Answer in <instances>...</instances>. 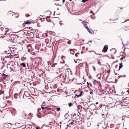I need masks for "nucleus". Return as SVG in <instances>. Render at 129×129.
<instances>
[{"mask_svg": "<svg viewBox=\"0 0 129 129\" xmlns=\"http://www.w3.org/2000/svg\"><path fill=\"white\" fill-rule=\"evenodd\" d=\"M129 20V19H127V20H126L124 22H127V21H128V20Z\"/></svg>", "mask_w": 129, "mask_h": 129, "instance_id": "obj_29", "label": "nucleus"}, {"mask_svg": "<svg viewBox=\"0 0 129 129\" xmlns=\"http://www.w3.org/2000/svg\"><path fill=\"white\" fill-rule=\"evenodd\" d=\"M24 23H23L22 24V26L21 27H24L25 26V24H24Z\"/></svg>", "mask_w": 129, "mask_h": 129, "instance_id": "obj_21", "label": "nucleus"}, {"mask_svg": "<svg viewBox=\"0 0 129 129\" xmlns=\"http://www.w3.org/2000/svg\"><path fill=\"white\" fill-rule=\"evenodd\" d=\"M121 62V63H120L119 64L120 66H119V70H120V69L123 66L122 63Z\"/></svg>", "mask_w": 129, "mask_h": 129, "instance_id": "obj_5", "label": "nucleus"}, {"mask_svg": "<svg viewBox=\"0 0 129 129\" xmlns=\"http://www.w3.org/2000/svg\"><path fill=\"white\" fill-rule=\"evenodd\" d=\"M70 53L72 54H73L74 53V51L72 49H70Z\"/></svg>", "mask_w": 129, "mask_h": 129, "instance_id": "obj_4", "label": "nucleus"}, {"mask_svg": "<svg viewBox=\"0 0 129 129\" xmlns=\"http://www.w3.org/2000/svg\"><path fill=\"white\" fill-rule=\"evenodd\" d=\"M60 109L59 108H57L56 109V111H59L60 110Z\"/></svg>", "mask_w": 129, "mask_h": 129, "instance_id": "obj_20", "label": "nucleus"}, {"mask_svg": "<svg viewBox=\"0 0 129 129\" xmlns=\"http://www.w3.org/2000/svg\"><path fill=\"white\" fill-rule=\"evenodd\" d=\"M118 19V18H117L116 19H114V20H113L114 21V20H117Z\"/></svg>", "mask_w": 129, "mask_h": 129, "instance_id": "obj_32", "label": "nucleus"}, {"mask_svg": "<svg viewBox=\"0 0 129 129\" xmlns=\"http://www.w3.org/2000/svg\"><path fill=\"white\" fill-rule=\"evenodd\" d=\"M65 1V0H62V3H63Z\"/></svg>", "mask_w": 129, "mask_h": 129, "instance_id": "obj_28", "label": "nucleus"}, {"mask_svg": "<svg viewBox=\"0 0 129 129\" xmlns=\"http://www.w3.org/2000/svg\"><path fill=\"white\" fill-rule=\"evenodd\" d=\"M63 74H62L59 75L60 77L61 78L62 77V78H64L66 76H65V77H64V75H63Z\"/></svg>", "mask_w": 129, "mask_h": 129, "instance_id": "obj_9", "label": "nucleus"}, {"mask_svg": "<svg viewBox=\"0 0 129 129\" xmlns=\"http://www.w3.org/2000/svg\"><path fill=\"white\" fill-rule=\"evenodd\" d=\"M124 59V61H125V57H122L121 59H120V60H123Z\"/></svg>", "mask_w": 129, "mask_h": 129, "instance_id": "obj_12", "label": "nucleus"}, {"mask_svg": "<svg viewBox=\"0 0 129 129\" xmlns=\"http://www.w3.org/2000/svg\"><path fill=\"white\" fill-rule=\"evenodd\" d=\"M6 78H6V77H5V76H4V77H3V79H6Z\"/></svg>", "mask_w": 129, "mask_h": 129, "instance_id": "obj_26", "label": "nucleus"}, {"mask_svg": "<svg viewBox=\"0 0 129 129\" xmlns=\"http://www.w3.org/2000/svg\"><path fill=\"white\" fill-rule=\"evenodd\" d=\"M9 12H11V13H12V11H9L8 12V13H9Z\"/></svg>", "mask_w": 129, "mask_h": 129, "instance_id": "obj_36", "label": "nucleus"}, {"mask_svg": "<svg viewBox=\"0 0 129 129\" xmlns=\"http://www.w3.org/2000/svg\"><path fill=\"white\" fill-rule=\"evenodd\" d=\"M115 51V52L114 53L115 54L116 52V50L115 49L113 48V51Z\"/></svg>", "mask_w": 129, "mask_h": 129, "instance_id": "obj_22", "label": "nucleus"}, {"mask_svg": "<svg viewBox=\"0 0 129 129\" xmlns=\"http://www.w3.org/2000/svg\"><path fill=\"white\" fill-rule=\"evenodd\" d=\"M36 129H39L37 127H36Z\"/></svg>", "mask_w": 129, "mask_h": 129, "instance_id": "obj_37", "label": "nucleus"}, {"mask_svg": "<svg viewBox=\"0 0 129 129\" xmlns=\"http://www.w3.org/2000/svg\"><path fill=\"white\" fill-rule=\"evenodd\" d=\"M6 29V30L5 31V35L6 34L7 32L9 30V29Z\"/></svg>", "mask_w": 129, "mask_h": 129, "instance_id": "obj_15", "label": "nucleus"}, {"mask_svg": "<svg viewBox=\"0 0 129 129\" xmlns=\"http://www.w3.org/2000/svg\"><path fill=\"white\" fill-rule=\"evenodd\" d=\"M64 57V56H61V58H63V57Z\"/></svg>", "mask_w": 129, "mask_h": 129, "instance_id": "obj_34", "label": "nucleus"}, {"mask_svg": "<svg viewBox=\"0 0 129 129\" xmlns=\"http://www.w3.org/2000/svg\"><path fill=\"white\" fill-rule=\"evenodd\" d=\"M24 23V24H29L31 23L30 22H28V21H26V22Z\"/></svg>", "mask_w": 129, "mask_h": 129, "instance_id": "obj_11", "label": "nucleus"}, {"mask_svg": "<svg viewBox=\"0 0 129 129\" xmlns=\"http://www.w3.org/2000/svg\"><path fill=\"white\" fill-rule=\"evenodd\" d=\"M86 22H85V23H84V22L83 23V24L84 25L85 27V26H87V24H86Z\"/></svg>", "mask_w": 129, "mask_h": 129, "instance_id": "obj_16", "label": "nucleus"}, {"mask_svg": "<svg viewBox=\"0 0 129 129\" xmlns=\"http://www.w3.org/2000/svg\"><path fill=\"white\" fill-rule=\"evenodd\" d=\"M117 61H113V62H116Z\"/></svg>", "mask_w": 129, "mask_h": 129, "instance_id": "obj_40", "label": "nucleus"}, {"mask_svg": "<svg viewBox=\"0 0 129 129\" xmlns=\"http://www.w3.org/2000/svg\"><path fill=\"white\" fill-rule=\"evenodd\" d=\"M115 93L116 92H115Z\"/></svg>", "mask_w": 129, "mask_h": 129, "instance_id": "obj_42", "label": "nucleus"}, {"mask_svg": "<svg viewBox=\"0 0 129 129\" xmlns=\"http://www.w3.org/2000/svg\"><path fill=\"white\" fill-rule=\"evenodd\" d=\"M41 108L42 110L46 109V110H50V108L47 106L45 107H41Z\"/></svg>", "mask_w": 129, "mask_h": 129, "instance_id": "obj_2", "label": "nucleus"}, {"mask_svg": "<svg viewBox=\"0 0 129 129\" xmlns=\"http://www.w3.org/2000/svg\"><path fill=\"white\" fill-rule=\"evenodd\" d=\"M87 31H88V32L90 33L91 34V31L89 29V30H87Z\"/></svg>", "mask_w": 129, "mask_h": 129, "instance_id": "obj_24", "label": "nucleus"}, {"mask_svg": "<svg viewBox=\"0 0 129 129\" xmlns=\"http://www.w3.org/2000/svg\"><path fill=\"white\" fill-rule=\"evenodd\" d=\"M88 0H82V2L84 3L86 1H88Z\"/></svg>", "mask_w": 129, "mask_h": 129, "instance_id": "obj_18", "label": "nucleus"}, {"mask_svg": "<svg viewBox=\"0 0 129 129\" xmlns=\"http://www.w3.org/2000/svg\"><path fill=\"white\" fill-rule=\"evenodd\" d=\"M72 105V103H70L68 104V105L69 107H71Z\"/></svg>", "mask_w": 129, "mask_h": 129, "instance_id": "obj_19", "label": "nucleus"}, {"mask_svg": "<svg viewBox=\"0 0 129 129\" xmlns=\"http://www.w3.org/2000/svg\"><path fill=\"white\" fill-rule=\"evenodd\" d=\"M83 126H81V128H82H82H83Z\"/></svg>", "mask_w": 129, "mask_h": 129, "instance_id": "obj_35", "label": "nucleus"}, {"mask_svg": "<svg viewBox=\"0 0 129 129\" xmlns=\"http://www.w3.org/2000/svg\"><path fill=\"white\" fill-rule=\"evenodd\" d=\"M12 67H13V66L12 65Z\"/></svg>", "mask_w": 129, "mask_h": 129, "instance_id": "obj_41", "label": "nucleus"}, {"mask_svg": "<svg viewBox=\"0 0 129 129\" xmlns=\"http://www.w3.org/2000/svg\"><path fill=\"white\" fill-rule=\"evenodd\" d=\"M126 92H127L128 93V94H129V90H127V91H126Z\"/></svg>", "mask_w": 129, "mask_h": 129, "instance_id": "obj_33", "label": "nucleus"}, {"mask_svg": "<svg viewBox=\"0 0 129 129\" xmlns=\"http://www.w3.org/2000/svg\"><path fill=\"white\" fill-rule=\"evenodd\" d=\"M123 29L125 31H127L129 30V26L125 27Z\"/></svg>", "mask_w": 129, "mask_h": 129, "instance_id": "obj_3", "label": "nucleus"}, {"mask_svg": "<svg viewBox=\"0 0 129 129\" xmlns=\"http://www.w3.org/2000/svg\"><path fill=\"white\" fill-rule=\"evenodd\" d=\"M20 65L22 66L23 67H25V64L24 63H21Z\"/></svg>", "mask_w": 129, "mask_h": 129, "instance_id": "obj_10", "label": "nucleus"}, {"mask_svg": "<svg viewBox=\"0 0 129 129\" xmlns=\"http://www.w3.org/2000/svg\"><path fill=\"white\" fill-rule=\"evenodd\" d=\"M121 106V105L120 104H118L116 106H114V108H116V107L117 108H120Z\"/></svg>", "mask_w": 129, "mask_h": 129, "instance_id": "obj_8", "label": "nucleus"}, {"mask_svg": "<svg viewBox=\"0 0 129 129\" xmlns=\"http://www.w3.org/2000/svg\"><path fill=\"white\" fill-rule=\"evenodd\" d=\"M87 31H88V32L90 33L91 34V31L89 29V30H87Z\"/></svg>", "mask_w": 129, "mask_h": 129, "instance_id": "obj_23", "label": "nucleus"}, {"mask_svg": "<svg viewBox=\"0 0 129 129\" xmlns=\"http://www.w3.org/2000/svg\"><path fill=\"white\" fill-rule=\"evenodd\" d=\"M118 119V117H114V119H116V120H117Z\"/></svg>", "mask_w": 129, "mask_h": 129, "instance_id": "obj_25", "label": "nucleus"}, {"mask_svg": "<svg viewBox=\"0 0 129 129\" xmlns=\"http://www.w3.org/2000/svg\"><path fill=\"white\" fill-rule=\"evenodd\" d=\"M87 29V30H89V28L88 27V28H87V29Z\"/></svg>", "mask_w": 129, "mask_h": 129, "instance_id": "obj_39", "label": "nucleus"}, {"mask_svg": "<svg viewBox=\"0 0 129 129\" xmlns=\"http://www.w3.org/2000/svg\"><path fill=\"white\" fill-rule=\"evenodd\" d=\"M7 57H8V56Z\"/></svg>", "mask_w": 129, "mask_h": 129, "instance_id": "obj_43", "label": "nucleus"}, {"mask_svg": "<svg viewBox=\"0 0 129 129\" xmlns=\"http://www.w3.org/2000/svg\"><path fill=\"white\" fill-rule=\"evenodd\" d=\"M10 69L11 70L13 71H16L15 69V68L14 67H13V68H12L10 67Z\"/></svg>", "mask_w": 129, "mask_h": 129, "instance_id": "obj_6", "label": "nucleus"}, {"mask_svg": "<svg viewBox=\"0 0 129 129\" xmlns=\"http://www.w3.org/2000/svg\"><path fill=\"white\" fill-rule=\"evenodd\" d=\"M106 107H107V108H109V105H107L106 106Z\"/></svg>", "mask_w": 129, "mask_h": 129, "instance_id": "obj_30", "label": "nucleus"}, {"mask_svg": "<svg viewBox=\"0 0 129 129\" xmlns=\"http://www.w3.org/2000/svg\"><path fill=\"white\" fill-rule=\"evenodd\" d=\"M98 64H99L100 65H102L100 60H98Z\"/></svg>", "mask_w": 129, "mask_h": 129, "instance_id": "obj_17", "label": "nucleus"}, {"mask_svg": "<svg viewBox=\"0 0 129 129\" xmlns=\"http://www.w3.org/2000/svg\"><path fill=\"white\" fill-rule=\"evenodd\" d=\"M2 75L3 76H5L6 77H8V75H6L4 73H3L2 74Z\"/></svg>", "mask_w": 129, "mask_h": 129, "instance_id": "obj_13", "label": "nucleus"}, {"mask_svg": "<svg viewBox=\"0 0 129 129\" xmlns=\"http://www.w3.org/2000/svg\"><path fill=\"white\" fill-rule=\"evenodd\" d=\"M98 102H96V104L97 105L98 104Z\"/></svg>", "mask_w": 129, "mask_h": 129, "instance_id": "obj_38", "label": "nucleus"}, {"mask_svg": "<svg viewBox=\"0 0 129 129\" xmlns=\"http://www.w3.org/2000/svg\"><path fill=\"white\" fill-rule=\"evenodd\" d=\"M85 28H86V29H87V28H88V27L87 26H85Z\"/></svg>", "mask_w": 129, "mask_h": 129, "instance_id": "obj_31", "label": "nucleus"}, {"mask_svg": "<svg viewBox=\"0 0 129 129\" xmlns=\"http://www.w3.org/2000/svg\"><path fill=\"white\" fill-rule=\"evenodd\" d=\"M30 49H28L27 50V51L29 52H30Z\"/></svg>", "mask_w": 129, "mask_h": 129, "instance_id": "obj_27", "label": "nucleus"}, {"mask_svg": "<svg viewBox=\"0 0 129 129\" xmlns=\"http://www.w3.org/2000/svg\"><path fill=\"white\" fill-rule=\"evenodd\" d=\"M108 48V46L107 45H106L104 47L102 51V52L104 53L106 52L107 51Z\"/></svg>", "mask_w": 129, "mask_h": 129, "instance_id": "obj_1", "label": "nucleus"}, {"mask_svg": "<svg viewBox=\"0 0 129 129\" xmlns=\"http://www.w3.org/2000/svg\"><path fill=\"white\" fill-rule=\"evenodd\" d=\"M67 44L69 45L70 44H71V42L70 40H68V41L67 42Z\"/></svg>", "mask_w": 129, "mask_h": 129, "instance_id": "obj_14", "label": "nucleus"}, {"mask_svg": "<svg viewBox=\"0 0 129 129\" xmlns=\"http://www.w3.org/2000/svg\"><path fill=\"white\" fill-rule=\"evenodd\" d=\"M82 93V91H81L80 93V94L79 95H76V96L77 97H78L81 96Z\"/></svg>", "mask_w": 129, "mask_h": 129, "instance_id": "obj_7", "label": "nucleus"}]
</instances>
